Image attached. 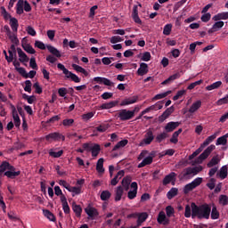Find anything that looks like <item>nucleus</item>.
<instances>
[{
    "mask_svg": "<svg viewBox=\"0 0 228 228\" xmlns=\"http://www.w3.org/2000/svg\"><path fill=\"white\" fill-rule=\"evenodd\" d=\"M149 72V66L147 63L142 62L140 64L139 69H137L138 76H145Z\"/></svg>",
    "mask_w": 228,
    "mask_h": 228,
    "instance_id": "nucleus-14",
    "label": "nucleus"
},
{
    "mask_svg": "<svg viewBox=\"0 0 228 228\" xmlns=\"http://www.w3.org/2000/svg\"><path fill=\"white\" fill-rule=\"evenodd\" d=\"M43 213L44 216H46V218H48V220H50L51 222H56V217L54 216V214H53L47 209H43Z\"/></svg>",
    "mask_w": 228,
    "mask_h": 228,
    "instance_id": "nucleus-38",
    "label": "nucleus"
},
{
    "mask_svg": "<svg viewBox=\"0 0 228 228\" xmlns=\"http://www.w3.org/2000/svg\"><path fill=\"white\" fill-rule=\"evenodd\" d=\"M7 37L12 44H15V45L19 44V38L17 37V34L12 32L11 34H8Z\"/></svg>",
    "mask_w": 228,
    "mask_h": 228,
    "instance_id": "nucleus-48",
    "label": "nucleus"
},
{
    "mask_svg": "<svg viewBox=\"0 0 228 228\" xmlns=\"http://www.w3.org/2000/svg\"><path fill=\"white\" fill-rule=\"evenodd\" d=\"M220 86H222V81H217L213 83L210 86H208L206 87V90H208V92H211V90H216V88H220Z\"/></svg>",
    "mask_w": 228,
    "mask_h": 228,
    "instance_id": "nucleus-40",
    "label": "nucleus"
},
{
    "mask_svg": "<svg viewBox=\"0 0 228 228\" xmlns=\"http://www.w3.org/2000/svg\"><path fill=\"white\" fill-rule=\"evenodd\" d=\"M72 209L77 218L81 217V214L83 213V208L81 206L76 204V202H73Z\"/></svg>",
    "mask_w": 228,
    "mask_h": 228,
    "instance_id": "nucleus-20",
    "label": "nucleus"
},
{
    "mask_svg": "<svg viewBox=\"0 0 228 228\" xmlns=\"http://www.w3.org/2000/svg\"><path fill=\"white\" fill-rule=\"evenodd\" d=\"M118 104V101H112L110 102L102 103L101 105V110H111V108H115Z\"/></svg>",
    "mask_w": 228,
    "mask_h": 228,
    "instance_id": "nucleus-18",
    "label": "nucleus"
},
{
    "mask_svg": "<svg viewBox=\"0 0 228 228\" xmlns=\"http://www.w3.org/2000/svg\"><path fill=\"white\" fill-rule=\"evenodd\" d=\"M11 109L15 127H20V118L19 117V112H17V109L13 104H11Z\"/></svg>",
    "mask_w": 228,
    "mask_h": 228,
    "instance_id": "nucleus-9",
    "label": "nucleus"
},
{
    "mask_svg": "<svg viewBox=\"0 0 228 228\" xmlns=\"http://www.w3.org/2000/svg\"><path fill=\"white\" fill-rule=\"evenodd\" d=\"M5 53V58H17V53L19 58H28V55H26V53L22 51L20 48L15 49V45H12L8 50L9 57L6 54V51L4 52Z\"/></svg>",
    "mask_w": 228,
    "mask_h": 228,
    "instance_id": "nucleus-2",
    "label": "nucleus"
},
{
    "mask_svg": "<svg viewBox=\"0 0 228 228\" xmlns=\"http://www.w3.org/2000/svg\"><path fill=\"white\" fill-rule=\"evenodd\" d=\"M191 209L192 218L209 220V216H211V205L208 203L198 206L195 202H191Z\"/></svg>",
    "mask_w": 228,
    "mask_h": 228,
    "instance_id": "nucleus-1",
    "label": "nucleus"
},
{
    "mask_svg": "<svg viewBox=\"0 0 228 228\" xmlns=\"http://www.w3.org/2000/svg\"><path fill=\"white\" fill-rule=\"evenodd\" d=\"M154 158L152 156H148L138 165V168H143V167H147V165H151L153 161Z\"/></svg>",
    "mask_w": 228,
    "mask_h": 228,
    "instance_id": "nucleus-19",
    "label": "nucleus"
},
{
    "mask_svg": "<svg viewBox=\"0 0 228 228\" xmlns=\"http://www.w3.org/2000/svg\"><path fill=\"white\" fill-rule=\"evenodd\" d=\"M147 218H149V214L146 212L139 213L137 216V225H134V227H140Z\"/></svg>",
    "mask_w": 228,
    "mask_h": 228,
    "instance_id": "nucleus-11",
    "label": "nucleus"
},
{
    "mask_svg": "<svg viewBox=\"0 0 228 228\" xmlns=\"http://www.w3.org/2000/svg\"><path fill=\"white\" fill-rule=\"evenodd\" d=\"M222 104H228V94L217 101V106H222Z\"/></svg>",
    "mask_w": 228,
    "mask_h": 228,
    "instance_id": "nucleus-64",
    "label": "nucleus"
},
{
    "mask_svg": "<svg viewBox=\"0 0 228 228\" xmlns=\"http://www.w3.org/2000/svg\"><path fill=\"white\" fill-rule=\"evenodd\" d=\"M127 143H129V141H127V139L121 140L113 147L112 151H118V149H120L121 147H126Z\"/></svg>",
    "mask_w": 228,
    "mask_h": 228,
    "instance_id": "nucleus-37",
    "label": "nucleus"
},
{
    "mask_svg": "<svg viewBox=\"0 0 228 228\" xmlns=\"http://www.w3.org/2000/svg\"><path fill=\"white\" fill-rule=\"evenodd\" d=\"M181 123L179 122H168L166 126H165V131L166 133H172L173 131H175V129H177V127H179Z\"/></svg>",
    "mask_w": 228,
    "mask_h": 228,
    "instance_id": "nucleus-10",
    "label": "nucleus"
},
{
    "mask_svg": "<svg viewBox=\"0 0 228 228\" xmlns=\"http://www.w3.org/2000/svg\"><path fill=\"white\" fill-rule=\"evenodd\" d=\"M175 177H177V174L175 172H171L169 175H166L163 179V184L164 186H167V184H170L172 181H175Z\"/></svg>",
    "mask_w": 228,
    "mask_h": 228,
    "instance_id": "nucleus-12",
    "label": "nucleus"
},
{
    "mask_svg": "<svg viewBox=\"0 0 228 228\" xmlns=\"http://www.w3.org/2000/svg\"><path fill=\"white\" fill-rule=\"evenodd\" d=\"M181 77L180 73H175L172 76H170L167 79L164 80L161 85H170L173 81H175V79H179Z\"/></svg>",
    "mask_w": 228,
    "mask_h": 228,
    "instance_id": "nucleus-22",
    "label": "nucleus"
},
{
    "mask_svg": "<svg viewBox=\"0 0 228 228\" xmlns=\"http://www.w3.org/2000/svg\"><path fill=\"white\" fill-rule=\"evenodd\" d=\"M227 138H228V134L218 137L216 142V145H227Z\"/></svg>",
    "mask_w": 228,
    "mask_h": 228,
    "instance_id": "nucleus-36",
    "label": "nucleus"
},
{
    "mask_svg": "<svg viewBox=\"0 0 228 228\" xmlns=\"http://www.w3.org/2000/svg\"><path fill=\"white\" fill-rule=\"evenodd\" d=\"M184 94H186V90L184 89L178 91L176 94L173 97V101H179V99H181V97H183Z\"/></svg>",
    "mask_w": 228,
    "mask_h": 228,
    "instance_id": "nucleus-59",
    "label": "nucleus"
},
{
    "mask_svg": "<svg viewBox=\"0 0 228 228\" xmlns=\"http://www.w3.org/2000/svg\"><path fill=\"white\" fill-rule=\"evenodd\" d=\"M68 191L72 193V197H76V195H80L81 187L70 186Z\"/></svg>",
    "mask_w": 228,
    "mask_h": 228,
    "instance_id": "nucleus-39",
    "label": "nucleus"
},
{
    "mask_svg": "<svg viewBox=\"0 0 228 228\" xmlns=\"http://www.w3.org/2000/svg\"><path fill=\"white\" fill-rule=\"evenodd\" d=\"M227 166H223L221 168H220V171L219 173L217 174V175H219V177L221 179H225L227 177Z\"/></svg>",
    "mask_w": 228,
    "mask_h": 228,
    "instance_id": "nucleus-43",
    "label": "nucleus"
},
{
    "mask_svg": "<svg viewBox=\"0 0 228 228\" xmlns=\"http://www.w3.org/2000/svg\"><path fill=\"white\" fill-rule=\"evenodd\" d=\"M10 26L13 31V33H17L19 29V20L16 18H11L10 19Z\"/></svg>",
    "mask_w": 228,
    "mask_h": 228,
    "instance_id": "nucleus-23",
    "label": "nucleus"
},
{
    "mask_svg": "<svg viewBox=\"0 0 228 228\" xmlns=\"http://www.w3.org/2000/svg\"><path fill=\"white\" fill-rule=\"evenodd\" d=\"M193 190H195V189L193 188V185L191 184V183H187V184L183 187V193H184V195H188V193H189L190 191H193Z\"/></svg>",
    "mask_w": 228,
    "mask_h": 228,
    "instance_id": "nucleus-54",
    "label": "nucleus"
},
{
    "mask_svg": "<svg viewBox=\"0 0 228 228\" xmlns=\"http://www.w3.org/2000/svg\"><path fill=\"white\" fill-rule=\"evenodd\" d=\"M111 198V192L110 191H102L101 193V200H110Z\"/></svg>",
    "mask_w": 228,
    "mask_h": 228,
    "instance_id": "nucleus-47",
    "label": "nucleus"
},
{
    "mask_svg": "<svg viewBox=\"0 0 228 228\" xmlns=\"http://www.w3.org/2000/svg\"><path fill=\"white\" fill-rule=\"evenodd\" d=\"M94 115H95V112H88L86 114L82 115V118L85 120V122H88L90 118H94Z\"/></svg>",
    "mask_w": 228,
    "mask_h": 228,
    "instance_id": "nucleus-62",
    "label": "nucleus"
},
{
    "mask_svg": "<svg viewBox=\"0 0 228 228\" xmlns=\"http://www.w3.org/2000/svg\"><path fill=\"white\" fill-rule=\"evenodd\" d=\"M74 124L73 118H66L62 121V126L65 127H70Z\"/></svg>",
    "mask_w": 228,
    "mask_h": 228,
    "instance_id": "nucleus-60",
    "label": "nucleus"
},
{
    "mask_svg": "<svg viewBox=\"0 0 228 228\" xmlns=\"http://www.w3.org/2000/svg\"><path fill=\"white\" fill-rule=\"evenodd\" d=\"M9 162L4 161L0 165V174H4L6 170H8Z\"/></svg>",
    "mask_w": 228,
    "mask_h": 228,
    "instance_id": "nucleus-61",
    "label": "nucleus"
},
{
    "mask_svg": "<svg viewBox=\"0 0 228 228\" xmlns=\"http://www.w3.org/2000/svg\"><path fill=\"white\" fill-rule=\"evenodd\" d=\"M49 156H51L52 158H61V156H63V151L61 150L59 151H49Z\"/></svg>",
    "mask_w": 228,
    "mask_h": 228,
    "instance_id": "nucleus-55",
    "label": "nucleus"
},
{
    "mask_svg": "<svg viewBox=\"0 0 228 228\" xmlns=\"http://www.w3.org/2000/svg\"><path fill=\"white\" fill-rule=\"evenodd\" d=\"M199 172H202V166H198L194 167H186L182 173L183 179H186V177H188V175H191V174L193 175H197Z\"/></svg>",
    "mask_w": 228,
    "mask_h": 228,
    "instance_id": "nucleus-4",
    "label": "nucleus"
},
{
    "mask_svg": "<svg viewBox=\"0 0 228 228\" xmlns=\"http://www.w3.org/2000/svg\"><path fill=\"white\" fill-rule=\"evenodd\" d=\"M108 129H110V124L108 123H102L101 125L96 126V131H98V133H106Z\"/></svg>",
    "mask_w": 228,
    "mask_h": 228,
    "instance_id": "nucleus-34",
    "label": "nucleus"
},
{
    "mask_svg": "<svg viewBox=\"0 0 228 228\" xmlns=\"http://www.w3.org/2000/svg\"><path fill=\"white\" fill-rule=\"evenodd\" d=\"M182 133L183 128H179L177 131H175L170 139L171 143H177L179 142L177 138L179 137V134H181Z\"/></svg>",
    "mask_w": 228,
    "mask_h": 228,
    "instance_id": "nucleus-33",
    "label": "nucleus"
},
{
    "mask_svg": "<svg viewBox=\"0 0 228 228\" xmlns=\"http://www.w3.org/2000/svg\"><path fill=\"white\" fill-rule=\"evenodd\" d=\"M85 211H86V215H88L90 216V218H94V216H99V212L97 211V209L94 208L92 207L85 208Z\"/></svg>",
    "mask_w": 228,
    "mask_h": 228,
    "instance_id": "nucleus-21",
    "label": "nucleus"
},
{
    "mask_svg": "<svg viewBox=\"0 0 228 228\" xmlns=\"http://www.w3.org/2000/svg\"><path fill=\"white\" fill-rule=\"evenodd\" d=\"M224 21H216V23L213 24L212 28L216 31H219L220 29H222V28H224Z\"/></svg>",
    "mask_w": 228,
    "mask_h": 228,
    "instance_id": "nucleus-56",
    "label": "nucleus"
},
{
    "mask_svg": "<svg viewBox=\"0 0 228 228\" xmlns=\"http://www.w3.org/2000/svg\"><path fill=\"white\" fill-rule=\"evenodd\" d=\"M153 141H154V132H152V129L149 128L145 132L142 142L143 143H145V145H151V143H152Z\"/></svg>",
    "mask_w": 228,
    "mask_h": 228,
    "instance_id": "nucleus-8",
    "label": "nucleus"
},
{
    "mask_svg": "<svg viewBox=\"0 0 228 228\" xmlns=\"http://www.w3.org/2000/svg\"><path fill=\"white\" fill-rule=\"evenodd\" d=\"M24 51H26V53H28V54H35L37 53V51H35L33 49V46H31V45H27L25 46H23Z\"/></svg>",
    "mask_w": 228,
    "mask_h": 228,
    "instance_id": "nucleus-58",
    "label": "nucleus"
},
{
    "mask_svg": "<svg viewBox=\"0 0 228 228\" xmlns=\"http://www.w3.org/2000/svg\"><path fill=\"white\" fill-rule=\"evenodd\" d=\"M219 204L221 206H227L228 205V196L225 194H221L219 196Z\"/></svg>",
    "mask_w": 228,
    "mask_h": 228,
    "instance_id": "nucleus-46",
    "label": "nucleus"
},
{
    "mask_svg": "<svg viewBox=\"0 0 228 228\" xmlns=\"http://www.w3.org/2000/svg\"><path fill=\"white\" fill-rule=\"evenodd\" d=\"M135 102H138V96H132L123 100L120 106H129V104H134Z\"/></svg>",
    "mask_w": 228,
    "mask_h": 228,
    "instance_id": "nucleus-13",
    "label": "nucleus"
},
{
    "mask_svg": "<svg viewBox=\"0 0 228 228\" xmlns=\"http://www.w3.org/2000/svg\"><path fill=\"white\" fill-rule=\"evenodd\" d=\"M170 94H172V91H167L166 93H161V94H156L152 98V101H159V99H165V97H167V95H170Z\"/></svg>",
    "mask_w": 228,
    "mask_h": 228,
    "instance_id": "nucleus-42",
    "label": "nucleus"
},
{
    "mask_svg": "<svg viewBox=\"0 0 228 228\" xmlns=\"http://www.w3.org/2000/svg\"><path fill=\"white\" fill-rule=\"evenodd\" d=\"M6 61H8V63H13V66L15 67L16 70L17 69H20V61H17V59L6 58Z\"/></svg>",
    "mask_w": 228,
    "mask_h": 228,
    "instance_id": "nucleus-49",
    "label": "nucleus"
},
{
    "mask_svg": "<svg viewBox=\"0 0 228 228\" xmlns=\"http://www.w3.org/2000/svg\"><path fill=\"white\" fill-rule=\"evenodd\" d=\"M216 138V134H212L208 136L202 143L203 147H208Z\"/></svg>",
    "mask_w": 228,
    "mask_h": 228,
    "instance_id": "nucleus-50",
    "label": "nucleus"
},
{
    "mask_svg": "<svg viewBox=\"0 0 228 228\" xmlns=\"http://www.w3.org/2000/svg\"><path fill=\"white\" fill-rule=\"evenodd\" d=\"M170 33H172V24L165 25L163 29V35H166V37H168Z\"/></svg>",
    "mask_w": 228,
    "mask_h": 228,
    "instance_id": "nucleus-51",
    "label": "nucleus"
},
{
    "mask_svg": "<svg viewBox=\"0 0 228 228\" xmlns=\"http://www.w3.org/2000/svg\"><path fill=\"white\" fill-rule=\"evenodd\" d=\"M93 81L98 85H105V86H114L115 85L111 80L102 77H95Z\"/></svg>",
    "mask_w": 228,
    "mask_h": 228,
    "instance_id": "nucleus-6",
    "label": "nucleus"
},
{
    "mask_svg": "<svg viewBox=\"0 0 228 228\" xmlns=\"http://www.w3.org/2000/svg\"><path fill=\"white\" fill-rule=\"evenodd\" d=\"M96 170L99 174H104V159H99L96 164Z\"/></svg>",
    "mask_w": 228,
    "mask_h": 228,
    "instance_id": "nucleus-27",
    "label": "nucleus"
},
{
    "mask_svg": "<svg viewBox=\"0 0 228 228\" xmlns=\"http://www.w3.org/2000/svg\"><path fill=\"white\" fill-rule=\"evenodd\" d=\"M177 193H179V189L172 187L167 193V198L168 199V200H172L174 197H176Z\"/></svg>",
    "mask_w": 228,
    "mask_h": 228,
    "instance_id": "nucleus-26",
    "label": "nucleus"
},
{
    "mask_svg": "<svg viewBox=\"0 0 228 228\" xmlns=\"http://www.w3.org/2000/svg\"><path fill=\"white\" fill-rule=\"evenodd\" d=\"M57 69H59L60 70H62L63 74L65 75L66 79H70L71 77V74L72 71H69L67 69V68H65V65L61 64V63H58L57 64Z\"/></svg>",
    "mask_w": 228,
    "mask_h": 228,
    "instance_id": "nucleus-16",
    "label": "nucleus"
},
{
    "mask_svg": "<svg viewBox=\"0 0 228 228\" xmlns=\"http://www.w3.org/2000/svg\"><path fill=\"white\" fill-rule=\"evenodd\" d=\"M157 222L159 225H169L170 218L167 217V215L163 211H160L158 215Z\"/></svg>",
    "mask_w": 228,
    "mask_h": 228,
    "instance_id": "nucleus-7",
    "label": "nucleus"
},
{
    "mask_svg": "<svg viewBox=\"0 0 228 228\" xmlns=\"http://www.w3.org/2000/svg\"><path fill=\"white\" fill-rule=\"evenodd\" d=\"M31 86H32L31 81L30 80H26L25 81V87H24L25 92H28V94H31Z\"/></svg>",
    "mask_w": 228,
    "mask_h": 228,
    "instance_id": "nucleus-63",
    "label": "nucleus"
},
{
    "mask_svg": "<svg viewBox=\"0 0 228 228\" xmlns=\"http://www.w3.org/2000/svg\"><path fill=\"white\" fill-rule=\"evenodd\" d=\"M16 13L22 15L24 13V0H19L16 4Z\"/></svg>",
    "mask_w": 228,
    "mask_h": 228,
    "instance_id": "nucleus-28",
    "label": "nucleus"
},
{
    "mask_svg": "<svg viewBox=\"0 0 228 228\" xmlns=\"http://www.w3.org/2000/svg\"><path fill=\"white\" fill-rule=\"evenodd\" d=\"M167 138H168V134H167V132H163L158 134L155 140L157 143H161V142H163V140H167Z\"/></svg>",
    "mask_w": 228,
    "mask_h": 228,
    "instance_id": "nucleus-44",
    "label": "nucleus"
},
{
    "mask_svg": "<svg viewBox=\"0 0 228 228\" xmlns=\"http://www.w3.org/2000/svg\"><path fill=\"white\" fill-rule=\"evenodd\" d=\"M216 149V147L213 144L208 146L196 159V163H202L204 159H208L209 158V154L213 152V150Z\"/></svg>",
    "mask_w": 228,
    "mask_h": 228,
    "instance_id": "nucleus-5",
    "label": "nucleus"
},
{
    "mask_svg": "<svg viewBox=\"0 0 228 228\" xmlns=\"http://www.w3.org/2000/svg\"><path fill=\"white\" fill-rule=\"evenodd\" d=\"M202 181H203L202 177H197L191 183L192 184V187L195 189L200 186V184H202Z\"/></svg>",
    "mask_w": 228,
    "mask_h": 228,
    "instance_id": "nucleus-53",
    "label": "nucleus"
},
{
    "mask_svg": "<svg viewBox=\"0 0 228 228\" xmlns=\"http://www.w3.org/2000/svg\"><path fill=\"white\" fill-rule=\"evenodd\" d=\"M4 175L9 179H15V177L20 175V171H5Z\"/></svg>",
    "mask_w": 228,
    "mask_h": 228,
    "instance_id": "nucleus-35",
    "label": "nucleus"
},
{
    "mask_svg": "<svg viewBox=\"0 0 228 228\" xmlns=\"http://www.w3.org/2000/svg\"><path fill=\"white\" fill-rule=\"evenodd\" d=\"M210 216L212 220H218L220 218V212L216 208V205L212 204V210L210 211Z\"/></svg>",
    "mask_w": 228,
    "mask_h": 228,
    "instance_id": "nucleus-17",
    "label": "nucleus"
},
{
    "mask_svg": "<svg viewBox=\"0 0 228 228\" xmlns=\"http://www.w3.org/2000/svg\"><path fill=\"white\" fill-rule=\"evenodd\" d=\"M58 94L60 97H63L64 99H67V94H69V91L65 87H61L58 89Z\"/></svg>",
    "mask_w": 228,
    "mask_h": 228,
    "instance_id": "nucleus-52",
    "label": "nucleus"
},
{
    "mask_svg": "<svg viewBox=\"0 0 228 228\" xmlns=\"http://www.w3.org/2000/svg\"><path fill=\"white\" fill-rule=\"evenodd\" d=\"M101 152V145L94 143L91 149V153L93 158H97Z\"/></svg>",
    "mask_w": 228,
    "mask_h": 228,
    "instance_id": "nucleus-25",
    "label": "nucleus"
},
{
    "mask_svg": "<svg viewBox=\"0 0 228 228\" xmlns=\"http://www.w3.org/2000/svg\"><path fill=\"white\" fill-rule=\"evenodd\" d=\"M136 113V110H127L126 109L119 110L117 114L118 118L121 120V122H126V120H131V118H134V114Z\"/></svg>",
    "mask_w": 228,
    "mask_h": 228,
    "instance_id": "nucleus-3",
    "label": "nucleus"
},
{
    "mask_svg": "<svg viewBox=\"0 0 228 228\" xmlns=\"http://www.w3.org/2000/svg\"><path fill=\"white\" fill-rule=\"evenodd\" d=\"M200 106H202V102L200 100L193 102L191 108L189 109V113H195V111L199 110Z\"/></svg>",
    "mask_w": 228,
    "mask_h": 228,
    "instance_id": "nucleus-24",
    "label": "nucleus"
},
{
    "mask_svg": "<svg viewBox=\"0 0 228 228\" xmlns=\"http://www.w3.org/2000/svg\"><path fill=\"white\" fill-rule=\"evenodd\" d=\"M60 133L54 132L51 133L47 135H45L46 142H49V140H59Z\"/></svg>",
    "mask_w": 228,
    "mask_h": 228,
    "instance_id": "nucleus-45",
    "label": "nucleus"
},
{
    "mask_svg": "<svg viewBox=\"0 0 228 228\" xmlns=\"http://www.w3.org/2000/svg\"><path fill=\"white\" fill-rule=\"evenodd\" d=\"M213 20L218 21V20H227L228 19V12H220L215 15L213 18Z\"/></svg>",
    "mask_w": 228,
    "mask_h": 228,
    "instance_id": "nucleus-29",
    "label": "nucleus"
},
{
    "mask_svg": "<svg viewBox=\"0 0 228 228\" xmlns=\"http://www.w3.org/2000/svg\"><path fill=\"white\" fill-rule=\"evenodd\" d=\"M121 184L125 190V191H129V186L131 184V177L130 176H126L125 178H123Z\"/></svg>",
    "mask_w": 228,
    "mask_h": 228,
    "instance_id": "nucleus-31",
    "label": "nucleus"
},
{
    "mask_svg": "<svg viewBox=\"0 0 228 228\" xmlns=\"http://www.w3.org/2000/svg\"><path fill=\"white\" fill-rule=\"evenodd\" d=\"M174 213H175V211L174 210V208L172 206H167L166 208V215L167 216V218H170Z\"/></svg>",
    "mask_w": 228,
    "mask_h": 228,
    "instance_id": "nucleus-57",
    "label": "nucleus"
},
{
    "mask_svg": "<svg viewBox=\"0 0 228 228\" xmlns=\"http://www.w3.org/2000/svg\"><path fill=\"white\" fill-rule=\"evenodd\" d=\"M220 163V159L218 158V155L214 156L210 161L207 164L208 168H213L215 165H218Z\"/></svg>",
    "mask_w": 228,
    "mask_h": 228,
    "instance_id": "nucleus-32",
    "label": "nucleus"
},
{
    "mask_svg": "<svg viewBox=\"0 0 228 228\" xmlns=\"http://www.w3.org/2000/svg\"><path fill=\"white\" fill-rule=\"evenodd\" d=\"M193 211L191 209V206L190 205H186L185 206V212H184V216L185 218H193Z\"/></svg>",
    "mask_w": 228,
    "mask_h": 228,
    "instance_id": "nucleus-41",
    "label": "nucleus"
},
{
    "mask_svg": "<svg viewBox=\"0 0 228 228\" xmlns=\"http://www.w3.org/2000/svg\"><path fill=\"white\" fill-rule=\"evenodd\" d=\"M123 195H124V189L122 188V186H118L115 193V201L118 202L119 200H121Z\"/></svg>",
    "mask_w": 228,
    "mask_h": 228,
    "instance_id": "nucleus-30",
    "label": "nucleus"
},
{
    "mask_svg": "<svg viewBox=\"0 0 228 228\" xmlns=\"http://www.w3.org/2000/svg\"><path fill=\"white\" fill-rule=\"evenodd\" d=\"M46 49L51 54H53V56H55L56 58H61V53H60L59 50L56 49V47L48 45H46Z\"/></svg>",
    "mask_w": 228,
    "mask_h": 228,
    "instance_id": "nucleus-15",
    "label": "nucleus"
}]
</instances>
